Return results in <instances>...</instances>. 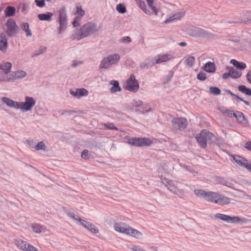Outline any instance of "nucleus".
Listing matches in <instances>:
<instances>
[{
    "label": "nucleus",
    "mask_w": 251,
    "mask_h": 251,
    "mask_svg": "<svg viewBox=\"0 0 251 251\" xmlns=\"http://www.w3.org/2000/svg\"><path fill=\"white\" fill-rule=\"evenodd\" d=\"M230 76L233 78H237L241 76V72L235 70L233 68H231L229 70Z\"/></svg>",
    "instance_id": "nucleus-38"
},
{
    "label": "nucleus",
    "mask_w": 251,
    "mask_h": 251,
    "mask_svg": "<svg viewBox=\"0 0 251 251\" xmlns=\"http://www.w3.org/2000/svg\"><path fill=\"white\" fill-rule=\"evenodd\" d=\"M189 34L191 36L198 37H207L211 34L207 31L195 26L191 27Z\"/></svg>",
    "instance_id": "nucleus-13"
},
{
    "label": "nucleus",
    "mask_w": 251,
    "mask_h": 251,
    "mask_svg": "<svg viewBox=\"0 0 251 251\" xmlns=\"http://www.w3.org/2000/svg\"><path fill=\"white\" fill-rule=\"evenodd\" d=\"M14 243L19 249L23 251H39L36 248L21 239H16Z\"/></svg>",
    "instance_id": "nucleus-11"
},
{
    "label": "nucleus",
    "mask_w": 251,
    "mask_h": 251,
    "mask_svg": "<svg viewBox=\"0 0 251 251\" xmlns=\"http://www.w3.org/2000/svg\"><path fill=\"white\" fill-rule=\"evenodd\" d=\"M70 38L72 40H76L78 41L83 38V37H81V32L80 31L79 32L75 31L74 33L70 36Z\"/></svg>",
    "instance_id": "nucleus-43"
},
{
    "label": "nucleus",
    "mask_w": 251,
    "mask_h": 251,
    "mask_svg": "<svg viewBox=\"0 0 251 251\" xmlns=\"http://www.w3.org/2000/svg\"><path fill=\"white\" fill-rule=\"evenodd\" d=\"M57 22L59 26L57 28L58 34H62L67 28L68 25V18L65 6H62L58 11Z\"/></svg>",
    "instance_id": "nucleus-3"
},
{
    "label": "nucleus",
    "mask_w": 251,
    "mask_h": 251,
    "mask_svg": "<svg viewBox=\"0 0 251 251\" xmlns=\"http://www.w3.org/2000/svg\"><path fill=\"white\" fill-rule=\"evenodd\" d=\"M120 59L118 54H111L104 58L100 65V69H107L112 65L117 64Z\"/></svg>",
    "instance_id": "nucleus-6"
},
{
    "label": "nucleus",
    "mask_w": 251,
    "mask_h": 251,
    "mask_svg": "<svg viewBox=\"0 0 251 251\" xmlns=\"http://www.w3.org/2000/svg\"><path fill=\"white\" fill-rule=\"evenodd\" d=\"M174 19L173 18V16H170L169 18L167 19L164 22V23L165 24H168L170 23H172L174 22Z\"/></svg>",
    "instance_id": "nucleus-63"
},
{
    "label": "nucleus",
    "mask_w": 251,
    "mask_h": 251,
    "mask_svg": "<svg viewBox=\"0 0 251 251\" xmlns=\"http://www.w3.org/2000/svg\"><path fill=\"white\" fill-rule=\"evenodd\" d=\"M218 193L213 192H207L205 200L216 204Z\"/></svg>",
    "instance_id": "nucleus-24"
},
{
    "label": "nucleus",
    "mask_w": 251,
    "mask_h": 251,
    "mask_svg": "<svg viewBox=\"0 0 251 251\" xmlns=\"http://www.w3.org/2000/svg\"><path fill=\"white\" fill-rule=\"evenodd\" d=\"M0 81H12L11 74L0 72Z\"/></svg>",
    "instance_id": "nucleus-33"
},
{
    "label": "nucleus",
    "mask_w": 251,
    "mask_h": 251,
    "mask_svg": "<svg viewBox=\"0 0 251 251\" xmlns=\"http://www.w3.org/2000/svg\"><path fill=\"white\" fill-rule=\"evenodd\" d=\"M116 10L121 14H124L126 12V6L123 3H119L116 6Z\"/></svg>",
    "instance_id": "nucleus-44"
},
{
    "label": "nucleus",
    "mask_w": 251,
    "mask_h": 251,
    "mask_svg": "<svg viewBox=\"0 0 251 251\" xmlns=\"http://www.w3.org/2000/svg\"><path fill=\"white\" fill-rule=\"evenodd\" d=\"M7 30L6 33L9 37H14L16 35L18 31V26L15 21L12 19H8L6 23Z\"/></svg>",
    "instance_id": "nucleus-9"
},
{
    "label": "nucleus",
    "mask_w": 251,
    "mask_h": 251,
    "mask_svg": "<svg viewBox=\"0 0 251 251\" xmlns=\"http://www.w3.org/2000/svg\"><path fill=\"white\" fill-rule=\"evenodd\" d=\"M81 225L84 228L89 230L93 234H97L99 232V229L93 224L84 220H80Z\"/></svg>",
    "instance_id": "nucleus-14"
},
{
    "label": "nucleus",
    "mask_w": 251,
    "mask_h": 251,
    "mask_svg": "<svg viewBox=\"0 0 251 251\" xmlns=\"http://www.w3.org/2000/svg\"><path fill=\"white\" fill-rule=\"evenodd\" d=\"M209 90L211 93L214 95H218L221 93V90L217 87L211 86L209 88Z\"/></svg>",
    "instance_id": "nucleus-46"
},
{
    "label": "nucleus",
    "mask_w": 251,
    "mask_h": 251,
    "mask_svg": "<svg viewBox=\"0 0 251 251\" xmlns=\"http://www.w3.org/2000/svg\"><path fill=\"white\" fill-rule=\"evenodd\" d=\"M46 148L47 146L45 145V143L43 141H41L36 144L35 149L37 151L42 150L45 151L46 150Z\"/></svg>",
    "instance_id": "nucleus-45"
},
{
    "label": "nucleus",
    "mask_w": 251,
    "mask_h": 251,
    "mask_svg": "<svg viewBox=\"0 0 251 251\" xmlns=\"http://www.w3.org/2000/svg\"><path fill=\"white\" fill-rule=\"evenodd\" d=\"M197 78L201 81H204L206 79V76L205 73L202 72H200L197 75Z\"/></svg>",
    "instance_id": "nucleus-52"
},
{
    "label": "nucleus",
    "mask_w": 251,
    "mask_h": 251,
    "mask_svg": "<svg viewBox=\"0 0 251 251\" xmlns=\"http://www.w3.org/2000/svg\"><path fill=\"white\" fill-rule=\"evenodd\" d=\"M11 77L12 78V81L15 80L17 79H21L26 76V73L22 70H18L15 72H13L11 74Z\"/></svg>",
    "instance_id": "nucleus-23"
},
{
    "label": "nucleus",
    "mask_w": 251,
    "mask_h": 251,
    "mask_svg": "<svg viewBox=\"0 0 251 251\" xmlns=\"http://www.w3.org/2000/svg\"><path fill=\"white\" fill-rule=\"evenodd\" d=\"M172 122L173 128L176 130H183L187 126V121L184 118H174Z\"/></svg>",
    "instance_id": "nucleus-12"
},
{
    "label": "nucleus",
    "mask_w": 251,
    "mask_h": 251,
    "mask_svg": "<svg viewBox=\"0 0 251 251\" xmlns=\"http://www.w3.org/2000/svg\"><path fill=\"white\" fill-rule=\"evenodd\" d=\"M36 104L35 100L31 97L25 96V101L19 102V109L22 112H27L31 110Z\"/></svg>",
    "instance_id": "nucleus-7"
},
{
    "label": "nucleus",
    "mask_w": 251,
    "mask_h": 251,
    "mask_svg": "<svg viewBox=\"0 0 251 251\" xmlns=\"http://www.w3.org/2000/svg\"><path fill=\"white\" fill-rule=\"evenodd\" d=\"M232 156L238 165L246 169L247 167H249L248 164L249 162L245 158L238 155H233Z\"/></svg>",
    "instance_id": "nucleus-16"
},
{
    "label": "nucleus",
    "mask_w": 251,
    "mask_h": 251,
    "mask_svg": "<svg viewBox=\"0 0 251 251\" xmlns=\"http://www.w3.org/2000/svg\"><path fill=\"white\" fill-rule=\"evenodd\" d=\"M236 67L238 69L244 70L246 68V65L243 62H239V65H237Z\"/></svg>",
    "instance_id": "nucleus-60"
},
{
    "label": "nucleus",
    "mask_w": 251,
    "mask_h": 251,
    "mask_svg": "<svg viewBox=\"0 0 251 251\" xmlns=\"http://www.w3.org/2000/svg\"><path fill=\"white\" fill-rule=\"evenodd\" d=\"M148 6L153 11L155 15L158 14V10L156 6L153 5L154 0H146Z\"/></svg>",
    "instance_id": "nucleus-42"
},
{
    "label": "nucleus",
    "mask_w": 251,
    "mask_h": 251,
    "mask_svg": "<svg viewBox=\"0 0 251 251\" xmlns=\"http://www.w3.org/2000/svg\"><path fill=\"white\" fill-rule=\"evenodd\" d=\"M129 227V226L122 222L115 223L114 225V229L117 232L123 233L126 235L128 231Z\"/></svg>",
    "instance_id": "nucleus-15"
},
{
    "label": "nucleus",
    "mask_w": 251,
    "mask_h": 251,
    "mask_svg": "<svg viewBox=\"0 0 251 251\" xmlns=\"http://www.w3.org/2000/svg\"><path fill=\"white\" fill-rule=\"evenodd\" d=\"M195 58L194 56H190L185 60V64L188 67H192L195 63Z\"/></svg>",
    "instance_id": "nucleus-40"
},
{
    "label": "nucleus",
    "mask_w": 251,
    "mask_h": 251,
    "mask_svg": "<svg viewBox=\"0 0 251 251\" xmlns=\"http://www.w3.org/2000/svg\"><path fill=\"white\" fill-rule=\"evenodd\" d=\"M131 41V38L129 36H125L120 40V42L123 43H129Z\"/></svg>",
    "instance_id": "nucleus-55"
},
{
    "label": "nucleus",
    "mask_w": 251,
    "mask_h": 251,
    "mask_svg": "<svg viewBox=\"0 0 251 251\" xmlns=\"http://www.w3.org/2000/svg\"><path fill=\"white\" fill-rule=\"evenodd\" d=\"M132 104L134 107H140L143 104V102L140 100H134L133 101Z\"/></svg>",
    "instance_id": "nucleus-58"
},
{
    "label": "nucleus",
    "mask_w": 251,
    "mask_h": 251,
    "mask_svg": "<svg viewBox=\"0 0 251 251\" xmlns=\"http://www.w3.org/2000/svg\"><path fill=\"white\" fill-rule=\"evenodd\" d=\"M172 167L167 164H164L162 166V170L164 173L169 174L171 171Z\"/></svg>",
    "instance_id": "nucleus-51"
},
{
    "label": "nucleus",
    "mask_w": 251,
    "mask_h": 251,
    "mask_svg": "<svg viewBox=\"0 0 251 251\" xmlns=\"http://www.w3.org/2000/svg\"><path fill=\"white\" fill-rule=\"evenodd\" d=\"M26 142L29 147L35 149L36 146V142L33 140H27Z\"/></svg>",
    "instance_id": "nucleus-59"
},
{
    "label": "nucleus",
    "mask_w": 251,
    "mask_h": 251,
    "mask_svg": "<svg viewBox=\"0 0 251 251\" xmlns=\"http://www.w3.org/2000/svg\"><path fill=\"white\" fill-rule=\"evenodd\" d=\"M66 214L68 217L77 221L79 224H81L80 220H83V219L80 218L79 216L76 214L74 211L67 212Z\"/></svg>",
    "instance_id": "nucleus-35"
},
{
    "label": "nucleus",
    "mask_w": 251,
    "mask_h": 251,
    "mask_svg": "<svg viewBox=\"0 0 251 251\" xmlns=\"http://www.w3.org/2000/svg\"><path fill=\"white\" fill-rule=\"evenodd\" d=\"M246 16H248L249 18H248L246 20L242 21L241 22L246 24L251 23V12H247Z\"/></svg>",
    "instance_id": "nucleus-53"
},
{
    "label": "nucleus",
    "mask_w": 251,
    "mask_h": 251,
    "mask_svg": "<svg viewBox=\"0 0 251 251\" xmlns=\"http://www.w3.org/2000/svg\"><path fill=\"white\" fill-rule=\"evenodd\" d=\"M53 15V14L52 13L47 12L46 13L38 14V18L41 21H50Z\"/></svg>",
    "instance_id": "nucleus-29"
},
{
    "label": "nucleus",
    "mask_w": 251,
    "mask_h": 251,
    "mask_svg": "<svg viewBox=\"0 0 251 251\" xmlns=\"http://www.w3.org/2000/svg\"><path fill=\"white\" fill-rule=\"evenodd\" d=\"M35 2L39 7H43L45 5V0H35Z\"/></svg>",
    "instance_id": "nucleus-56"
},
{
    "label": "nucleus",
    "mask_w": 251,
    "mask_h": 251,
    "mask_svg": "<svg viewBox=\"0 0 251 251\" xmlns=\"http://www.w3.org/2000/svg\"><path fill=\"white\" fill-rule=\"evenodd\" d=\"M100 29L97 24L94 22H87L80 28L81 37L85 38L96 33Z\"/></svg>",
    "instance_id": "nucleus-5"
},
{
    "label": "nucleus",
    "mask_w": 251,
    "mask_h": 251,
    "mask_svg": "<svg viewBox=\"0 0 251 251\" xmlns=\"http://www.w3.org/2000/svg\"><path fill=\"white\" fill-rule=\"evenodd\" d=\"M12 65L11 63L9 62H3L0 66V69L3 71V72L9 74Z\"/></svg>",
    "instance_id": "nucleus-31"
},
{
    "label": "nucleus",
    "mask_w": 251,
    "mask_h": 251,
    "mask_svg": "<svg viewBox=\"0 0 251 251\" xmlns=\"http://www.w3.org/2000/svg\"><path fill=\"white\" fill-rule=\"evenodd\" d=\"M70 94L76 98H80L83 96H86L88 94L87 90L84 88L76 89L75 90H71Z\"/></svg>",
    "instance_id": "nucleus-18"
},
{
    "label": "nucleus",
    "mask_w": 251,
    "mask_h": 251,
    "mask_svg": "<svg viewBox=\"0 0 251 251\" xmlns=\"http://www.w3.org/2000/svg\"><path fill=\"white\" fill-rule=\"evenodd\" d=\"M139 88L138 82L136 79L135 76L133 74L131 75L129 78L127 80L125 87L126 89L130 92H136Z\"/></svg>",
    "instance_id": "nucleus-10"
},
{
    "label": "nucleus",
    "mask_w": 251,
    "mask_h": 251,
    "mask_svg": "<svg viewBox=\"0 0 251 251\" xmlns=\"http://www.w3.org/2000/svg\"><path fill=\"white\" fill-rule=\"evenodd\" d=\"M161 182L172 193L180 198H183L185 196L183 190L180 188L178 182L176 181L169 180L166 178H162Z\"/></svg>",
    "instance_id": "nucleus-2"
},
{
    "label": "nucleus",
    "mask_w": 251,
    "mask_h": 251,
    "mask_svg": "<svg viewBox=\"0 0 251 251\" xmlns=\"http://www.w3.org/2000/svg\"><path fill=\"white\" fill-rule=\"evenodd\" d=\"M245 148L248 150L251 151V142L248 141L247 142L245 145Z\"/></svg>",
    "instance_id": "nucleus-64"
},
{
    "label": "nucleus",
    "mask_w": 251,
    "mask_h": 251,
    "mask_svg": "<svg viewBox=\"0 0 251 251\" xmlns=\"http://www.w3.org/2000/svg\"><path fill=\"white\" fill-rule=\"evenodd\" d=\"M202 69L208 73H214L216 71L215 63L210 61L206 63L204 66L202 67Z\"/></svg>",
    "instance_id": "nucleus-22"
},
{
    "label": "nucleus",
    "mask_w": 251,
    "mask_h": 251,
    "mask_svg": "<svg viewBox=\"0 0 251 251\" xmlns=\"http://www.w3.org/2000/svg\"><path fill=\"white\" fill-rule=\"evenodd\" d=\"M175 57H173L171 54L167 53L163 55H158L156 59V64H160L162 62H167L169 60L174 59Z\"/></svg>",
    "instance_id": "nucleus-20"
},
{
    "label": "nucleus",
    "mask_w": 251,
    "mask_h": 251,
    "mask_svg": "<svg viewBox=\"0 0 251 251\" xmlns=\"http://www.w3.org/2000/svg\"><path fill=\"white\" fill-rule=\"evenodd\" d=\"M21 29L25 32L26 35L27 36H31L32 32L29 28V25L26 23H22L21 25Z\"/></svg>",
    "instance_id": "nucleus-37"
},
{
    "label": "nucleus",
    "mask_w": 251,
    "mask_h": 251,
    "mask_svg": "<svg viewBox=\"0 0 251 251\" xmlns=\"http://www.w3.org/2000/svg\"><path fill=\"white\" fill-rule=\"evenodd\" d=\"M81 157L84 159H88L91 157V154L89 153V151L87 150H84L81 155Z\"/></svg>",
    "instance_id": "nucleus-50"
},
{
    "label": "nucleus",
    "mask_w": 251,
    "mask_h": 251,
    "mask_svg": "<svg viewBox=\"0 0 251 251\" xmlns=\"http://www.w3.org/2000/svg\"><path fill=\"white\" fill-rule=\"evenodd\" d=\"M207 192L201 189H195L194 191V193L195 195L200 198H202L204 200L205 199V198L206 197Z\"/></svg>",
    "instance_id": "nucleus-36"
},
{
    "label": "nucleus",
    "mask_w": 251,
    "mask_h": 251,
    "mask_svg": "<svg viewBox=\"0 0 251 251\" xmlns=\"http://www.w3.org/2000/svg\"><path fill=\"white\" fill-rule=\"evenodd\" d=\"M82 64V61H73V63L72 64V67H73V68H75L77 66H78L79 65H80Z\"/></svg>",
    "instance_id": "nucleus-62"
},
{
    "label": "nucleus",
    "mask_w": 251,
    "mask_h": 251,
    "mask_svg": "<svg viewBox=\"0 0 251 251\" xmlns=\"http://www.w3.org/2000/svg\"><path fill=\"white\" fill-rule=\"evenodd\" d=\"M217 181L219 182V183L223 185H225L227 187L235 189L233 187V184L232 183L227 181L223 178H219Z\"/></svg>",
    "instance_id": "nucleus-41"
},
{
    "label": "nucleus",
    "mask_w": 251,
    "mask_h": 251,
    "mask_svg": "<svg viewBox=\"0 0 251 251\" xmlns=\"http://www.w3.org/2000/svg\"><path fill=\"white\" fill-rule=\"evenodd\" d=\"M46 51V48L45 47H41L38 50L35 51L34 53V56H38L41 54L44 53Z\"/></svg>",
    "instance_id": "nucleus-49"
},
{
    "label": "nucleus",
    "mask_w": 251,
    "mask_h": 251,
    "mask_svg": "<svg viewBox=\"0 0 251 251\" xmlns=\"http://www.w3.org/2000/svg\"><path fill=\"white\" fill-rule=\"evenodd\" d=\"M7 46L8 42L6 35L1 33L0 34V50L3 52H5Z\"/></svg>",
    "instance_id": "nucleus-19"
},
{
    "label": "nucleus",
    "mask_w": 251,
    "mask_h": 251,
    "mask_svg": "<svg viewBox=\"0 0 251 251\" xmlns=\"http://www.w3.org/2000/svg\"><path fill=\"white\" fill-rule=\"evenodd\" d=\"M239 91L243 93H245L247 96H251V89L247 88L245 85H239L238 87Z\"/></svg>",
    "instance_id": "nucleus-39"
},
{
    "label": "nucleus",
    "mask_w": 251,
    "mask_h": 251,
    "mask_svg": "<svg viewBox=\"0 0 251 251\" xmlns=\"http://www.w3.org/2000/svg\"><path fill=\"white\" fill-rule=\"evenodd\" d=\"M196 138L199 144L203 148L207 146V142L216 144L218 140V138L215 135L205 129L202 130L197 134Z\"/></svg>",
    "instance_id": "nucleus-1"
},
{
    "label": "nucleus",
    "mask_w": 251,
    "mask_h": 251,
    "mask_svg": "<svg viewBox=\"0 0 251 251\" xmlns=\"http://www.w3.org/2000/svg\"><path fill=\"white\" fill-rule=\"evenodd\" d=\"M136 3L138 4L140 8L147 14L151 15L152 13L151 11L147 9V6L144 1L142 0H135Z\"/></svg>",
    "instance_id": "nucleus-30"
},
{
    "label": "nucleus",
    "mask_w": 251,
    "mask_h": 251,
    "mask_svg": "<svg viewBox=\"0 0 251 251\" xmlns=\"http://www.w3.org/2000/svg\"><path fill=\"white\" fill-rule=\"evenodd\" d=\"M85 14L84 11L80 7H77V11L75 14H78L80 16L79 18H81Z\"/></svg>",
    "instance_id": "nucleus-54"
},
{
    "label": "nucleus",
    "mask_w": 251,
    "mask_h": 251,
    "mask_svg": "<svg viewBox=\"0 0 251 251\" xmlns=\"http://www.w3.org/2000/svg\"><path fill=\"white\" fill-rule=\"evenodd\" d=\"M151 143V140L148 138H131L128 140V144L136 147L149 146Z\"/></svg>",
    "instance_id": "nucleus-8"
},
{
    "label": "nucleus",
    "mask_w": 251,
    "mask_h": 251,
    "mask_svg": "<svg viewBox=\"0 0 251 251\" xmlns=\"http://www.w3.org/2000/svg\"><path fill=\"white\" fill-rule=\"evenodd\" d=\"M233 117H235L237 120L240 122H242L245 119L244 114L239 111L235 113V116H233Z\"/></svg>",
    "instance_id": "nucleus-48"
},
{
    "label": "nucleus",
    "mask_w": 251,
    "mask_h": 251,
    "mask_svg": "<svg viewBox=\"0 0 251 251\" xmlns=\"http://www.w3.org/2000/svg\"><path fill=\"white\" fill-rule=\"evenodd\" d=\"M4 11L5 17H11L15 15L16 8L12 6H8L5 8Z\"/></svg>",
    "instance_id": "nucleus-27"
},
{
    "label": "nucleus",
    "mask_w": 251,
    "mask_h": 251,
    "mask_svg": "<svg viewBox=\"0 0 251 251\" xmlns=\"http://www.w3.org/2000/svg\"><path fill=\"white\" fill-rule=\"evenodd\" d=\"M110 84L113 86L110 88V92L112 93H115L117 92H120L122 90L121 87L119 86V82L117 80H112L110 82Z\"/></svg>",
    "instance_id": "nucleus-26"
},
{
    "label": "nucleus",
    "mask_w": 251,
    "mask_h": 251,
    "mask_svg": "<svg viewBox=\"0 0 251 251\" xmlns=\"http://www.w3.org/2000/svg\"><path fill=\"white\" fill-rule=\"evenodd\" d=\"M155 63H154L152 59L151 58L146 59L144 62L140 64V67L141 69H148L152 66H155Z\"/></svg>",
    "instance_id": "nucleus-28"
},
{
    "label": "nucleus",
    "mask_w": 251,
    "mask_h": 251,
    "mask_svg": "<svg viewBox=\"0 0 251 251\" xmlns=\"http://www.w3.org/2000/svg\"><path fill=\"white\" fill-rule=\"evenodd\" d=\"M31 228L32 230L37 233H40L45 230L44 226L37 223L33 224Z\"/></svg>",
    "instance_id": "nucleus-32"
},
{
    "label": "nucleus",
    "mask_w": 251,
    "mask_h": 251,
    "mask_svg": "<svg viewBox=\"0 0 251 251\" xmlns=\"http://www.w3.org/2000/svg\"><path fill=\"white\" fill-rule=\"evenodd\" d=\"M218 109L221 111L225 115L228 116L229 117H232L233 116H235V113L233 112V111L231 110H229L226 109L224 107H220L218 108Z\"/></svg>",
    "instance_id": "nucleus-34"
},
{
    "label": "nucleus",
    "mask_w": 251,
    "mask_h": 251,
    "mask_svg": "<svg viewBox=\"0 0 251 251\" xmlns=\"http://www.w3.org/2000/svg\"><path fill=\"white\" fill-rule=\"evenodd\" d=\"M80 19L79 17H75L74 21L73 22V25L74 27H77L79 25V23L78 21Z\"/></svg>",
    "instance_id": "nucleus-61"
},
{
    "label": "nucleus",
    "mask_w": 251,
    "mask_h": 251,
    "mask_svg": "<svg viewBox=\"0 0 251 251\" xmlns=\"http://www.w3.org/2000/svg\"><path fill=\"white\" fill-rule=\"evenodd\" d=\"M185 15V13L183 12H179L175 13L173 15H172L173 18L174 19L175 21L179 20L181 19Z\"/></svg>",
    "instance_id": "nucleus-47"
},
{
    "label": "nucleus",
    "mask_w": 251,
    "mask_h": 251,
    "mask_svg": "<svg viewBox=\"0 0 251 251\" xmlns=\"http://www.w3.org/2000/svg\"><path fill=\"white\" fill-rule=\"evenodd\" d=\"M104 126L109 129H114V130H118V128L116 126H115L112 123H108V124H105Z\"/></svg>",
    "instance_id": "nucleus-57"
},
{
    "label": "nucleus",
    "mask_w": 251,
    "mask_h": 251,
    "mask_svg": "<svg viewBox=\"0 0 251 251\" xmlns=\"http://www.w3.org/2000/svg\"><path fill=\"white\" fill-rule=\"evenodd\" d=\"M1 100L2 102L10 108L16 109H19V102L15 101L7 97H2Z\"/></svg>",
    "instance_id": "nucleus-17"
},
{
    "label": "nucleus",
    "mask_w": 251,
    "mask_h": 251,
    "mask_svg": "<svg viewBox=\"0 0 251 251\" xmlns=\"http://www.w3.org/2000/svg\"><path fill=\"white\" fill-rule=\"evenodd\" d=\"M214 218L217 220H221L227 223L234 224H246L248 222V220L244 217H239L238 216H230L229 215L217 213L214 215Z\"/></svg>",
    "instance_id": "nucleus-4"
},
{
    "label": "nucleus",
    "mask_w": 251,
    "mask_h": 251,
    "mask_svg": "<svg viewBox=\"0 0 251 251\" xmlns=\"http://www.w3.org/2000/svg\"><path fill=\"white\" fill-rule=\"evenodd\" d=\"M231 199L218 194L216 204L219 205H227L230 203Z\"/></svg>",
    "instance_id": "nucleus-25"
},
{
    "label": "nucleus",
    "mask_w": 251,
    "mask_h": 251,
    "mask_svg": "<svg viewBox=\"0 0 251 251\" xmlns=\"http://www.w3.org/2000/svg\"><path fill=\"white\" fill-rule=\"evenodd\" d=\"M126 235L136 239H140L142 236L143 234L141 231L137 230L129 226Z\"/></svg>",
    "instance_id": "nucleus-21"
}]
</instances>
